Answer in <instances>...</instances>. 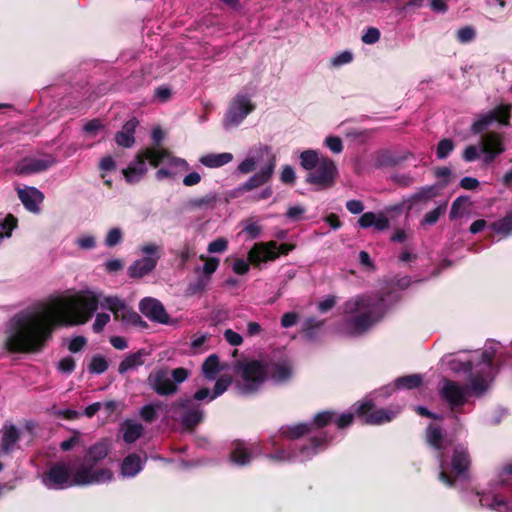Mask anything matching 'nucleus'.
I'll return each instance as SVG.
<instances>
[{
  "label": "nucleus",
  "mask_w": 512,
  "mask_h": 512,
  "mask_svg": "<svg viewBox=\"0 0 512 512\" xmlns=\"http://www.w3.org/2000/svg\"><path fill=\"white\" fill-rule=\"evenodd\" d=\"M216 201L217 195L215 193H209L202 197L189 199L186 203V206L191 210L204 209L212 207Z\"/></svg>",
  "instance_id": "ea45409f"
},
{
  "label": "nucleus",
  "mask_w": 512,
  "mask_h": 512,
  "mask_svg": "<svg viewBox=\"0 0 512 512\" xmlns=\"http://www.w3.org/2000/svg\"><path fill=\"white\" fill-rule=\"evenodd\" d=\"M384 298L358 295L343 304L344 324L351 336L365 333L384 314Z\"/></svg>",
  "instance_id": "f03ea898"
},
{
  "label": "nucleus",
  "mask_w": 512,
  "mask_h": 512,
  "mask_svg": "<svg viewBox=\"0 0 512 512\" xmlns=\"http://www.w3.org/2000/svg\"><path fill=\"white\" fill-rule=\"evenodd\" d=\"M86 469L73 471L70 463L58 461L51 463L41 476L42 484L51 490H64L75 486L91 485Z\"/></svg>",
  "instance_id": "7ed1b4c3"
},
{
  "label": "nucleus",
  "mask_w": 512,
  "mask_h": 512,
  "mask_svg": "<svg viewBox=\"0 0 512 512\" xmlns=\"http://www.w3.org/2000/svg\"><path fill=\"white\" fill-rule=\"evenodd\" d=\"M139 126L137 118L133 117L124 123L122 129L115 134L114 140L118 146L131 148L135 144V133Z\"/></svg>",
  "instance_id": "4be33fe9"
},
{
  "label": "nucleus",
  "mask_w": 512,
  "mask_h": 512,
  "mask_svg": "<svg viewBox=\"0 0 512 512\" xmlns=\"http://www.w3.org/2000/svg\"><path fill=\"white\" fill-rule=\"evenodd\" d=\"M110 321V316L106 313H99L96 316L95 322L93 323V331L95 333H100Z\"/></svg>",
  "instance_id": "0e129e2a"
},
{
  "label": "nucleus",
  "mask_w": 512,
  "mask_h": 512,
  "mask_svg": "<svg viewBox=\"0 0 512 512\" xmlns=\"http://www.w3.org/2000/svg\"><path fill=\"white\" fill-rule=\"evenodd\" d=\"M55 163L56 160L52 155H45L44 158L25 157L17 164L16 173L18 175L40 173L48 170L54 166Z\"/></svg>",
  "instance_id": "a211bd4d"
},
{
  "label": "nucleus",
  "mask_w": 512,
  "mask_h": 512,
  "mask_svg": "<svg viewBox=\"0 0 512 512\" xmlns=\"http://www.w3.org/2000/svg\"><path fill=\"white\" fill-rule=\"evenodd\" d=\"M268 379L276 384H285L292 378L293 371L287 362L267 361Z\"/></svg>",
  "instance_id": "412c9836"
},
{
  "label": "nucleus",
  "mask_w": 512,
  "mask_h": 512,
  "mask_svg": "<svg viewBox=\"0 0 512 512\" xmlns=\"http://www.w3.org/2000/svg\"><path fill=\"white\" fill-rule=\"evenodd\" d=\"M147 381L154 392L160 396H171L178 392V386L169 378L167 368L152 371Z\"/></svg>",
  "instance_id": "2eb2a0df"
},
{
  "label": "nucleus",
  "mask_w": 512,
  "mask_h": 512,
  "mask_svg": "<svg viewBox=\"0 0 512 512\" xmlns=\"http://www.w3.org/2000/svg\"><path fill=\"white\" fill-rule=\"evenodd\" d=\"M160 408V404H147L144 405L140 410V417L147 423H152L157 419V409Z\"/></svg>",
  "instance_id": "8fccbe9b"
},
{
  "label": "nucleus",
  "mask_w": 512,
  "mask_h": 512,
  "mask_svg": "<svg viewBox=\"0 0 512 512\" xmlns=\"http://www.w3.org/2000/svg\"><path fill=\"white\" fill-rule=\"evenodd\" d=\"M252 452L247 448L246 443L242 440L232 442L229 459L238 466L248 465L252 461Z\"/></svg>",
  "instance_id": "b1692460"
},
{
  "label": "nucleus",
  "mask_w": 512,
  "mask_h": 512,
  "mask_svg": "<svg viewBox=\"0 0 512 512\" xmlns=\"http://www.w3.org/2000/svg\"><path fill=\"white\" fill-rule=\"evenodd\" d=\"M446 210H447V202L441 203L435 209L427 212L424 215V217L421 221V225H434L435 223H437L439 218L446 213Z\"/></svg>",
  "instance_id": "37998d69"
},
{
  "label": "nucleus",
  "mask_w": 512,
  "mask_h": 512,
  "mask_svg": "<svg viewBox=\"0 0 512 512\" xmlns=\"http://www.w3.org/2000/svg\"><path fill=\"white\" fill-rule=\"evenodd\" d=\"M235 373L241 378V393L253 395L257 393L268 380L267 361L245 359L235 363Z\"/></svg>",
  "instance_id": "39448f33"
},
{
  "label": "nucleus",
  "mask_w": 512,
  "mask_h": 512,
  "mask_svg": "<svg viewBox=\"0 0 512 512\" xmlns=\"http://www.w3.org/2000/svg\"><path fill=\"white\" fill-rule=\"evenodd\" d=\"M123 233L120 228H112L109 230L105 244L108 247H114L122 241Z\"/></svg>",
  "instance_id": "5fc2aeb1"
},
{
  "label": "nucleus",
  "mask_w": 512,
  "mask_h": 512,
  "mask_svg": "<svg viewBox=\"0 0 512 512\" xmlns=\"http://www.w3.org/2000/svg\"><path fill=\"white\" fill-rule=\"evenodd\" d=\"M109 453L108 445L105 442H98L92 445L84 455L83 463L79 465V469H86L87 477L91 484H98L112 479L113 473L108 468L95 469Z\"/></svg>",
  "instance_id": "423d86ee"
},
{
  "label": "nucleus",
  "mask_w": 512,
  "mask_h": 512,
  "mask_svg": "<svg viewBox=\"0 0 512 512\" xmlns=\"http://www.w3.org/2000/svg\"><path fill=\"white\" fill-rule=\"evenodd\" d=\"M322 161V157L315 150H305L300 154V165L307 171H312Z\"/></svg>",
  "instance_id": "4c0bfd02"
},
{
  "label": "nucleus",
  "mask_w": 512,
  "mask_h": 512,
  "mask_svg": "<svg viewBox=\"0 0 512 512\" xmlns=\"http://www.w3.org/2000/svg\"><path fill=\"white\" fill-rule=\"evenodd\" d=\"M398 411L386 408H376L372 400L361 402L356 408L355 415L368 425H382L391 422Z\"/></svg>",
  "instance_id": "9d476101"
},
{
  "label": "nucleus",
  "mask_w": 512,
  "mask_h": 512,
  "mask_svg": "<svg viewBox=\"0 0 512 512\" xmlns=\"http://www.w3.org/2000/svg\"><path fill=\"white\" fill-rule=\"evenodd\" d=\"M423 378L419 374H411L399 377L395 380V386L397 389H415L422 385Z\"/></svg>",
  "instance_id": "58836bf2"
},
{
  "label": "nucleus",
  "mask_w": 512,
  "mask_h": 512,
  "mask_svg": "<svg viewBox=\"0 0 512 512\" xmlns=\"http://www.w3.org/2000/svg\"><path fill=\"white\" fill-rule=\"evenodd\" d=\"M204 418V410L200 407L199 404H197L183 413L181 424L185 430L192 432L200 423L203 422Z\"/></svg>",
  "instance_id": "bb28decb"
},
{
  "label": "nucleus",
  "mask_w": 512,
  "mask_h": 512,
  "mask_svg": "<svg viewBox=\"0 0 512 512\" xmlns=\"http://www.w3.org/2000/svg\"><path fill=\"white\" fill-rule=\"evenodd\" d=\"M19 439L20 432L18 428L13 424L5 425L2 430L1 450L6 454L10 453Z\"/></svg>",
  "instance_id": "c85d7f7f"
},
{
  "label": "nucleus",
  "mask_w": 512,
  "mask_h": 512,
  "mask_svg": "<svg viewBox=\"0 0 512 512\" xmlns=\"http://www.w3.org/2000/svg\"><path fill=\"white\" fill-rule=\"evenodd\" d=\"M264 150H266L268 153L267 164L259 172H257L256 174L251 176L246 182L241 184L236 189L238 193H244L254 190L266 184L272 178L276 167V157L274 154L269 153V148L267 146L264 147Z\"/></svg>",
  "instance_id": "ddd939ff"
},
{
  "label": "nucleus",
  "mask_w": 512,
  "mask_h": 512,
  "mask_svg": "<svg viewBox=\"0 0 512 512\" xmlns=\"http://www.w3.org/2000/svg\"><path fill=\"white\" fill-rule=\"evenodd\" d=\"M325 144L333 153H341L343 151L342 140L337 136L327 137L325 139Z\"/></svg>",
  "instance_id": "680f3d73"
},
{
  "label": "nucleus",
  "mask_w": 512,
  "mask_h": 512,
  "mask_svg": "<svg viewBox=\"0 0 512 512\" xmlns=\"http://www.w3.org/2000/svg\"><path fill=\"white\" fill-rule=\"evenodd\" d=\"M331 440L332 436H329L327 432H321L319 435L310 437L306 443L299 446L298 451L307 459H311L320 451L325 450L330 444Z\"/></svg>",
  "instance_id": "aec40b11"
},
{
  "label": "nucleus",
  "mask_w": 512,
  "mask_h": 512,
  "mask_svg": "<svg viewBox=\"0 0 512 512\" xmlns=\"http://www.w3.org/2000/svg\"><path fill=\"white\" fill-rule=\"evenodd\" d=\"M232 383V377L229 375H222L217 379L213 389L210 400H214L220 395H222L225 391L228 390L229 386Z\"/></svg>",
  "instance_id": "de8ad7c7"
},
{
  "label": "nucleus",
  "mask_w": 512,
  "mask_h": 512,
  "mask_svg": "<svg viewBox=\"0 0 512 512\" xmlns=\"http://www.w3.org/2000/svg\"><path fill=\"white\" fill-rule=\"evenodd\" d=\"M139 310L144 316L153 322L165 325L171 323L169 314L166 312L164 305L158 299L152 297H145L141 299L139 302Z\"/></svg>",
  "instance_id": "dca6fc26"
},
{
  "label": "nucleus",
  "mask_w": 512,
  "mask_h": 512,
  "mask_svg": "<svg viewBox=\"0 0 512 512\" xmlns=\"http://www.w3.org/2000/svg\"><path fill=\"white\" fill-rule=\"evenodd\" d=\"M385 212L390 217H395L397 215L402 214L403 212H406L408 214L409 212H408L407 198L403 199L401 202H399L397 204L390 205V206L386 207Z\"/></svg>",
  "instance_id": "603ef678"
},
{
  "label": "nucleus",
  "mask_w": 512,
  "mask_h": 512,
  "mask_svg": "<svg viewBox=\"0 0 512 512\" xmlns=\"http://www.w3.org/2000/svg\"><path fill=\"white\" fill-rule=\"evenodd\" d=\"M228 247V242L224 238H217L216 240L212 241L208 245V252L209 253H222L224 252Z\"/></svg>",
  "instance_id": "052dcab7"
},
{
  "label": "nucleus",
  "mask_w": 512,
  "mask_h": 512,
  "mask_svg": "<svg viewBox=\"0 0 512 512\" xmlns=\"http://www.w3.org/2000/svg\"><path fill=\"white\" fill-rule=\"evenodd\" d=\"M488 379L490 381L493 380L491 379V375L487 376V371L485 370H479L476 373L471 374L469 377L470 384L465 386L467 387V392L472 393L476 397L482 396L489 389Z\"/></svg>",
  "instance_id": "5701e85b"
},
{
  "label": "nucleus",
  "mask_w": 512,
  "mask_h": 512,
  "mask_svg": "<svg viewBox=\"0 0 512 512\" xmlns=\"http://www.w3.org/2000/svg\"><path fill=\"white\" fill-rule=\"evenodd\" d=\"M495 359V350L494 349H485L481 353L480 365H483L481 370L487 371V376L491 375V379H494L495 375L498 373L499 366L494 361Z\"/></svg>",
  "instance_id": "f704fd0d"
},
{
  "label": "nucleus",
  "mask_w": 512,
  "mask_h": 512,
  "mask_svg": "<svg viewBox=\"0 0 512 512\" xmlns=\"http://www.w3.org/2000/svg\"><path fill=\"white\" fill-rule=\"evenodd\" d=\"M102 305L113 313L116 320L119 319L121 310L125 308L124 301L116 296L105 297Z\"/></svg>",
  "instance_id": "c03bdc74"
},
{
  "label": "nucleus",
  "mask_w": 512,
  "mask_h": 512,
  "mask_svg": "<svg viewBox=\"0 0 512 512\" xmlns=\"http://www.w3.org/2000/svg\"><path fill=\"white\" fill-rule=\"evenodd\" d=\"M376 214L374 212L363 213L358 219V224L361 228L366 229L374 226Z\"/></svg>",
  "instance_id": "774afa93"
},
{
  "label": "nucleus",
  "mask_w": 512,
  "mask_h": 512,
  "mask_svg": "<svg viewBox=\"0 0 512 512\" xmlns=\"http://www.w3.org/2000/svg\"><path fill=\"white\" fill-rule=\"evenodd\" d=\"M475 30L471 26H465L457 31V39L461 43H468L475 38Z\"/></svg>",
  "instance_id": "4d7b16f0"
},
{
  "label": "nucleus",
  "mask_w": 512,
  "mask_h": 512,
  "mask_svg": "<svg viewBox=\"0 0 512 512\" xmlns=\"http://www.w3.org/2000/svg\"><path fill=\"white\" fill-rule=\"evenodd\" d=\"M295 249V245L291 243L277 244L276 241H268L256 243L248 252V260L254 266H258L262 262L274 261L280 255H288Z\"/></svg>",
  "instance_id": "0eeeda50"
},
{
  "label": "nucleus",
  "mask_w": 512,
  "mask_h": 512,
  "mask_svg": "<svg viewBox=\"0 0 512 512\" xmlns=\"http://www.w3.org/2000/svg\"><path fill=\"white\" fill-rule=\"evenodd\" d=\"M200 259L205 261L202 267L203 276L210 280L211 275L217 270L219 266V259L215 257L207 258L204 255H201Z\"/></svg>",
  "instance_id": "3c124183"
},
{
  "label": "nucleus",
  "mask_w": 512,
  "mask_h": 512,
  "mask_svg": "<svg viewBox=\"0 0 512 512\" xmlns=\"http://www.w3.org/2000/svg\"><path fill=\"white\" fill-rule=\"evenodd\" d=\"M233 160V155L229 152L208 153L200 157L199 161L208 168H219Z\"/></svg>",
  "instance_id": "2f4dec72"
},
{
  "label": "nucleus",
  "mask_w": 512,
  "mask_h": 512,
  "mask_svg": "<svg viewBox=\"0 0 512 512\" xmlns=\"http://www.w3.org/2000/svg\"><path fill=\"white\" fill-rule=\"evenodd\" d=\"M75 367V360L71 356H66L58 362V370L66 374H71Z\"/></svg>",
  "instance_id": "bf43d9fd"
},
{
  "label": "nucleus",
  "mask_w": 512,
  "mask_h": 512,
  "mask_svg": "<svg viewBox=\"0 0 512 512\" xmlns=\"http://www.w3.org/2000/svg\"><path fill=\"white\" fill-rule=\"evenodd\" d=\"M455 143L450 138L441 139L436 148V157L440 160L446 159L450 153L454 150Z\"/></svg>",
  "instance_id": "09e8293b"
},
{
  "label": "nucleus",
  "mask_w": 512,
  "mask_h": 512,
  "mask_svg": "<svg viewBox=\"0 0 512 512\" xmlns=\"http://www.w3.org/2000/svg\"><path fill=\"white\" fill-rule=\"evenodd\" d=\"M220 371L219 357L216 354L209 355L202 364L204 377L208 380H214Z\"/></svg>",
  "instance_id": "e433bc0d"
},
{
  "label": "nucleus",
  "mask_w": 512,
  "mask_h": 512,
  "mask_svg": "<svg viewBox=\"0 0 512 512\" xmlns=\"http://www.w3.org/2000/svg\"><path fill=\"white\" fill-rule=\"evenodd\" d=\"M439 394L442 400L448 404L452 412L463 407L468 401L467 387L449 379L444 380Z\"/></svg>",
  "instance_id": "9b49d317"
},
{
  "label": "nucleus",
  "mask_w": 512,
  "mask_h": 512,
  "mask_svg": "<svg viewBox=\"0 0 512 512\" xmlns=\"http://www.w3.org/2000/svg\"><path fill=\"white\" fill-rule=\"evenodd\" d=\"M108 361L102 355H94L88 365V370L92 374H102L108 369Z\"/></svg>",
  "instance_id": "49530a36"
},
{
  "label": "nucleus",
  "mask_w": 512,
  "mask_h": 512,
  "mask_svg": "<svg viewBox=\"0 0 512 512\" xmlns=\"http://www.w3.org/2000/svg\"><path fill=\"white\" fill-rule=\"evenodd\" d=\"M452 469L457 475H462L470 466V456L466 448L456 446L452 455Z\"/></svg>",
  "instance_id": "cd10ccee"
},
{
  "label": "nucleus",
  "mask_w": 512,
  "mask_h": 512,
  "mask_svg": "<svg viewBox=\"0 0 512 512\" xmlns=\"http://www.w3.org/2000/svg\"><path fill=\"white\" fill-rule=\"evenodd\" d=\"M171 157V152L163 147H145L139 150L132 162L122 170L127 183H138L148 172L146 163L157 168Z\"/></svg>",
  "instance_id": "20e7f679"
},
{
  "label": "nucleus",
  "mask_w": 512,
  "mask_h": 512,
  "mask_svg": "<svg viewBox=\"0 0 512 512\" xmlns=\"http://www.w3.org/2000/svg\"><path fill=\"white\" fill-rule=\"evenodd\" d=\"M254 109L255 105L247 95H236L226 113L225 119L228 123L237 125Z\"/></svg>",
  "instance_id": "f3484780"
},
{
  "label": "nucleus",
  "mask_w": 512,
  "mask_h": 512,
  "mask_svg": "<svg viewBox=\"0 0 512 512\" xmlns=\"http://www.w3.org/2000/svg\"><path fill=\"white\" fill-rule=\"evenodd\" d=\"M142 433L143 426L141 424L127 423L123 434V440L128 444L134 443L141 437Z\"/></svg>",
  "instance_id": "79ce46f5"
},
{
  "label": "nucleus",
  "mask_w": 512,
  "mask_h": 512,
  "mask_svg": "<svg viewBox=\"0 0 512 512\" xmlns=\"http://www.w3.org/2000/svg\"><path fill=\"white\" fill-rule=\"evenodd\" d=\"M498 484L500 487L507 490L511 499L507 500L501 495H493L491 498H481L480 504L497 512H512V463L502 468L498 474Z\"/></svg>",
  "instance_id": "6e6552de"
},
{
  "label": "nucleus",
  "mask_w": 512,
  "mask_h": 512,
  "mask_svg": "<svg viewBox=\"0 0 512 512\" xmlns=\"http://www.w3.org/2000/svg\"><path fill=\"white\" fill-rule=\"evenodd\" d=\"M99 306L96 294L57 296L33 309L15 314L9 321L4 348L9 353L38 354L45 350L60 327L85 324Z\"/></svg>",
  "instance_id": "f257e3e1"
},
{
  "label": "nucleus",
  "mask_w": 512,
  "mask_h": 512,
  "mask_svg": "<svg viewBox=\"0 0 512 512\" xmlns=\"http://www.w3.org/2000/svg\"><path fill=\"white\" fill-rule=\"evenodd\" d=\"M493 231L499 234L508 235L512 233V213L491 224Z\"/></svg>",
  "instance_id": "a18cd8bd"
},
{
  "label": "nucleus",
  "mask_w": 512,
  "mask_h": 512,
  "mask_svg": "<svg viewBox=\"0 0 512 512\" xmlns=\"http://www.w3.org/2000/svg\"><path fill=\"white\" fill-rule=\"evenodd\" d=\"M17 194L18 198L28 211H39L38 203L42 202L44 199V195L41 191L35 187H30L27 189H18Z\"/></svg>",
  "instance_id": "393cba45"
},
{
  "label": "nucleus",
  "mask_w": 512,
  "mask_h": 512,
  "mask_svg": "<svg viewBox=\"0 0 512 512\" xmlns=\"http://www.w3.org/2000/svg\"><path fill=\"white\" fill-rule=\"evenodd\" d=\"M159 257H143L136 260L128 268V274L131 278H142L153 271L157 265Z\"/></svg>",
  "instance_id": "a878e982"
},
{
  "label": "nucleus",
  "mask_w": 512,
  "mask_h": 512,
  "mask_svg": "<svg viewBox=\"0 0 512 512\" xmlns=\"http://www.w3.org/2000/svg\"><path fill=\"white\" fill-rule=\"evenodd\" d=\"M469 200L467 196L457 197L451 206L449 217L451 220L457 219L461 216V207Z\"/></svg>",
  "instance_id": "864d4df0"
},
{
  "label": "nucleus",
  "mask_w": 512,
  "mask_h": 512,
  "mask_svg": "<svg viewBox=\"0 0 512 512\" xmlns=\"http://www.w3.org/2000/svg\"><path fill=\"white\" fill-rule=\"evenodd\" d=\"M510 106L499 105L489 113L483 115L480 119L475 121L471 126L473 134H481L486 131L493 122H498L502 125H509L510 123Z\"/></svg>",
  "instance_id": "f8f14e48"
},
{
  "label": "nucleus",
  "mask_w": 512,
  "mask_h": 512,
  "mask_svg": "<svg viewBox=\"0 0 512 512\" xmlns=\"http://www.w3.org/2000/svg\"><path fill=\"white\" fill-rule=\"evenodd\" d=\"M336 413L332 410H324L314 415L311 422H307L310 425L311 432L318 429H323L334 422Z\"/></svg>",
  "instance_id": "72a5a7b5"
},
{
  "label": "nucleus",
  "mask_w": 512,
  "mask_h": 512,
  "mask_svg": "<svg viewBox=\"0 0 512 512\" xmlns=\"http://www.w3.org/2000/svg\"><path fill=\"white\" fill-rule=\"evenodd\" d=\"M309 433H311V430L310 425H308L307 422L295 425H286L279 429L280 437L287 440H297Z\"/></svg>",
  "instance_id": "c756f323"
},
{
  "label": "nucleus",
  "mask_w": 512,
  "mask_h": 512,
  "mask_svg": "<svg viewBox=\"0 0 512 512\" xmlns=\"http://www.w3.org/2000/svg\"><path fill=\"white\" fill-rule=\"evenodd\" d=\"M119 319L125 324H129L131 326L139 327L141 329L148 328L147 322L144 321L136 311L128 308L126 305L125 308L121 310Z\"/></svg>",
  "instance_id": "c9c22d12"
},
{
  "label": "nucleus",
  "mask_w": 512,
  "mask_h": 512,
  "mask_svg": "<svg viewBox=\"0 0 512 512\" xmlns=\"http://www.w3.org/2000/svg\"><path fill=\"white\" fill-rule=\"evenodd\" d=\"M361 39L365 44H374L380 39V31L375 27H370Z\"/></svg>",
  "instance_id": "338daca9"
},
{
  "label": "nucleus",
  "mask_w": 512,
  "mask_h": 512,
  "mask_svg": "<svg viewBox=\"0 0 512 512\" xmlns=\"http://www.w3.org/2000/svg\"><path fill=\"white\" fill-rule=\"evenodd\" d=\"M427 442L436 450L443 449V434L438 426L430 424L426 432Z\"/></svg>",
  "instance_id": "a19ab883"
},
{
  "label": "nucleus",
  "mask_w": 512,
  "mask_h": 512,
  "mask_svg": "<svg viewBox=\"0 0 512 512\" xmlns=\"http://www.w3.org/2000/svg\"><path fill=\"white\" fill-rule=\"evenodd\" d=\"M147 355L148 353L145 349H140L135 353L129 354L120 362L118 372L125 374L129 370L142 366L144 364V357Z\"/></svg>",
  "instance_id": "7c9ffc66"
},
{
  "label": "nucleus",
  "mask_w": 512,
  "mask_h": 512,
  "mask_svg": "<svg viewBox=\"0 0 512 512\" xmlns=\"http://www.w3.org/2000/svg\"><path fill=\"white\" fill-rule=\"evenodd\" d=\"M337 176L338 169L335 162L323 156L316 168L307 174L305 182L316 186L319 190H324L334 186Z\"/></svg>",
  "instance_id": "1a4fd4ad"
},
{
  "label": "nucleus",
  "mask_w": 512,
  "mask_h": 512,
  "mask_svg": "<svg viewBox=\"0 0 512 512\" xmlns=\"http://www.w3.org/2000/svg\"><path fill=\"white\" fill-rule=\"evenodd\" d=\"M323 323V321H317L314 318L307 319L304 326V332L306 336L313 338L316 334V331L323 326Z\"/></svg>",
  "instance_id": "6e6d98bb"
},
{
  "label": "nucleus",
  "mask_w": 512,
  "mask_h": 512,
  "mask_svg": "<svg viewBox=\"0 0 512 512\" xmlns=\"http://www.w3.org/2000/svg\"><path fill=\"white\" fill-rule=\"evenodd\" d=\"M188 376H189V371L184 367L175 368L171 372V377L173 379L172 381H173V383H176L177 386H178V384H181L184 381H186Z\"/></svg>",
  "instance_id": "e2e57ef3"
},
{
  "label": "nucleus",
  "mask_w": 512,
  "mask_h": 512,
  "mask_svg": "<svg viewBox=\"0 0 512 512\" xmlns=\"http://www.w3.org/2000/svg\"><path fill=\"white\" fill-rule=\"evenodd\" d=\"M209 281L210 280H208L204 276L199 277L197 279V281H195L194 283H190L189 284L188 292L190 294H197V293H201V292L205 291L207 286H208V284H209Z\"/></svg>",
  "instance_id": "13d9d810"
},
{
  "label": "nucleus",
  "mask_w": 512,
  "mask_h": 512,
  "mask_svg": "<svg viewBox=\"0 0 512 512\" xmlns=\"http://www.w3.org/2000/svg\"><path fill=\"white\" fill-rule=\"evenodd\" d=\"M142 470V460L136 453L127 455L121 464V473L126 477H134Z\"/></svg>",
  "instance_id": "473e14b6"
},
{
  "label": "nucleus",
  "mask_w": 512,
  "mask_h": 512,
  "mask_svg": "<svg viewBox=\"0 0 512 512\" xmlns=\"http://www.w3.org/2000/svg\"><path fill=\"white\" fill-rule=\"evenodd\" d=\"M480 151L485 155L484 162L489 164L505 151L504 139L500 133L487 132L480 138Z\"/></svg>",
  "instance_id": "4468645a"
},
{
  "label": "nucleus",
  "mask_w": 512,
  "mask_h": 512,
  "mask_svg": "<svg viewBox=\"0 0 512 512\" xmlns=\"http://www.w3.org/2000/svg\"><path fill=\"white\" fill-rule=\"evenodd\" d=\"M87 343V339L84 336H75L71 339L68 345V349L72 353L81 351Z\"/></svg>",
  "instance_id": "69168bd1"
},
{
  "label": "nucleus",
  "mask_w": 512,
  "mask_h": 512,
  "mask_svg": "<svg viewBox=\"0 0 512 512\" xmlns=\"http://www.w3.org/2000/svg\"><path fill=\"white\" fill-rule=\"evenodd\" d=\"M449 181H445L442 185L434 184L430 186H423L413 193L408 200V212L419 209L423 205H427L434 198L438 197Z\"/></svg>",
  "instance_id": "6ab92c4d"
}]
</instances>
